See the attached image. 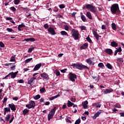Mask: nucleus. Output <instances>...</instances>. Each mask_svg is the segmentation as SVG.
I'll list each match as a JSON object with an SVG mask.
<instances>
[{
    "mask_svg": "<svg viewBox=\"0 0 124 124\" xmlns=\"http://www.w3.org/2000/svg\"><path fill=\"white\" fill-rule=\"evenodd\" d=\"M110 11L112 14H117V13H120L119 11V5L118 4H113L110 7Z\"/></svg>",
    "mask_w": 124,
    "mask_h": 124,
    "instance_id": "obj_1",
    "label": "nucleus"
},
{
    "mask_svg": "<svg viewBox=\"0 0 124 124\" xmlns=\"http://www.w3.org/2000/svg\"><path fill=\"white\" fill-rule=\"evenodd\" d=\"M71 66L73 67H76L78 69H89V67L88 66L83 65L82 63H74L71 65Z\"/></svg>",
    "mask_w": 124,
    "mask_h": 124,
    "instance_id": "obj_2",
    "label": "nucleus"
},
{
    "mask_svg": "<svg viewBox=\"0 0 124 124\" xmlns=\"http://www.w3.org/2000/svg\"><path fill=\"white\" fill-rule=\"evenodd\" d=\"M56 110H57V107H54L49 112V114L47 115L48 121H51V119H53L54 115H55V113H56Z\"/></svg>",
    "mask_w": 124,
    "mask_h": 124,
    "instance_id": "obj_3",
    "label": "nucleus"
},
{
    "mask_svg": "<svg viewBox=\"0 0 124 124\" xmlns=\"http://www.w3.org/2000/svg\"><path fill=\"white\" fill-rule=\"evenodd\" d=\"M85 7L86 9L90 10V11H91V12H93V13H95V12H96V7L91 4H86L85 5Z\"/></svg>",
    "mask_w": 124,
    "mask_h": 124,
    "instance_id": "obj_4",
    "label": "nucleus"
},
{
    "mask_svg": "<svg viewBox=\"0 0 124 124\" xmlns=\"http://www.w3.org/2000/svg\"><path fill=\"white\" fill-rule=\"evenodd\" d=\"M72 35L75 40H78L79 39V32L78 31L73 29Z\"/></svg>",
    "mask_w": 124,
    "mask_h": 124,
    "instance_id": "obj_5",
    "label": "nucleus"
},
{
    "mask_svg": "<svg viewBox=\"0 0 124 124\" xmlns=\"http://www.w3.org/2000/svg\"><path fill=\"white\" fill-rule=\"evenodd\" d=\"M69 78L72 82H75V79H77V76L75 74L70 73L68 74Z\"/></svg>",
    "mask_w": 124,
    "mask_h": 124,
    "instance_id": "obj_6",
    "label": "nucleus"
},
{
    "mask_svg": "<svg viewBox=\"0 0 124 124\" xmlns=\"http://www.w3.org/2000/svg\"><path fill=\"white\" fill-rule=\"evenodd\" d=\"M26 107L28 109H31V108H34L35 107V103L34 101L31 100L29 102V104L26 105Z\"/></svg>",
    "mask_w": 124,
    "mask_h": 124,
    "instance_id": "obj_7",
    "label": "nucleus"
},
{
    "mask_svg": "<svg viewBox=\"0 0 124 124\" xmlns=\"http://www.w3.org/2000/svg\"><path fill=\"white\" fill-rule=\"evenodd\" d=\"M47 31L48 32L51 34V35H55V34H56L55 29L53 27H49Z\"/></svg>",
    "mask_w": 124,
    "mask_h": 124,
    "instance_id": "obj_8",
    "label": "nucleus"
},
{
    "mask_svg": "<svg viewBox=\"0 0 124 124\" xmlns=\"http://www.w3.org/2000/svg\"><path fill=\"white\" fill-rule=\"evenodd\" d=\"M41 77L44 79L45 80H46V81L49 80V75L47 74V73L44 72L41 74Z\"/></svg>",
    "mask_w": 124,
    "mask_h": 124,
    "instance_id": "obj_9",
    "label": "nucleus"
},
{
    "mask_svg": "<svg viewBox=\"0 0 124 124\" xmlns=\"http://www.w3.org/2000/svg\"><path fill=\"white\" fill-rule=\"evenodd\" d=\"M85 62H87L89 65H91V66H93V65H94V62H93V61L91 60V58L86 59Z\"/></svg>",
    "mask_w": 124,
    "mask_h": 124,
    "instance_id": "obj_10",
    "label": "nucleus"
},
{
    "mask_svg": "<svg viewBox=\"0 0 124 124\" xmlns=\"http://www.w3.org/2000/svg\"><path fill=\"white\" fill-rule=\"evenodd\" d=\"M42 65V64L41 63H38L36 64L34 68H33L34 71H36V70H38L40 67H41V66Z\"/></svg>",
    "mask_w": 124,
    "mask_h": 124,
    "instance_id": "obj_11",
    "label": "nucleus"
},
{
    "mask_svg": "<svg viewBox=\"0 0 124 124\" xmlns=\"http://www.w3.org/2000/svg\"><path fill=\"white\" fill-rule=\"evenodd\" d=\"M8 106L12 111H16V107H15V105H14V104H9Z\"/></svg>",
    "mask_w": 124,
    "mask_h": 124,
    "instance_id": "obj_12",
    "label": "nucleus"
},
{
    "mask_svg": "<svg viewBox=\"0 0 124 124\" xmlns=\"http://www.w3.org/2000/svg\"><path fill=\"white\" fill-rule=\"evenodd\" d=\"M34 80H36V78L33 77L30 78L29 80H28V84L29 85H31L33 82V81H34Z\"/></svg>",
    "mask_w": 124,
    "mask_h": 124,
    "instance_id": "obj_13",
    "label": "nucleus"
},
{
    "mask_svg": "<svg viewBox=\"0 0 124 124\" xmlns=\"http://www.w3.org/2000/svg\"><path fill=\"white\" fill-rule=\"evenodd\" d=\"M88 104L89 102L87 100L82 102V106L84 109H88Z\"/></svg>",
    "mask_w": 124,
    "mask_h": 124,
    "instance_id": "obj_14",
    "label": "nucleus"
},
{
    "mask_svg": "<svg viewBox=\"0 0 124 124\" xmlns=\"http://www.w3.org/2000/svg\"><path fill=\"white\" fill-rule=\"evenodd\" d=\"M10 74H11V78L12 79H14V78H16V75L18 74V71L16 72L15 73L12 72L10 73Z\"/></svg>",
    "mask_w": 124,
    "mask_h": 124,
    "instance_id": "obj_15",
    "label": "nucleus"
},
{
    "mask_svg": "<svg viewBox=\"0 0 124 124\" xmlns=\"http://www.w3.org/2000/svg\"><path fill=\"white\" fill-rule=\"evenodd\" d=\"M113 89H107L104 92V94H107V93H112L113 92Z\"/></svg>",
    "mask_w": 124,
    "mask_h": 124,
    "instance_id": "obj_16",
    "label": "nucleus"
},
{
    "mask_svg": "<svg viewBox=\"0 0 124 124\" xmlns=\"http://www.w3.org/2000/svg\"><path fill=\"white\" fill-rule=\"evenodd\" d=\"M88 46H89V45L88 44V43H85L84 44H83L82 46H80V49H87Z\"/></svg>",
    "mask_w": 124,
    "mask_h": 124,
    "instance_id": "obj_17",
    "label": "nucleus"
},
{
    "mask_svg": "<svg viewBox=\"0 0 124 124\" xmlns=\"http://www.w3.org/2000/svg\"><path fill=\"white\" fill-rule=\"evenodd\" d=\"M105 52L106 53H107V54H108V55H112V54H113V50H112L110 48L106 49Z\"/></svg>",
    "mask_w": 124,
    "mask_h": 124,
    "instance_id": "obj_18",
    "label": "nucleus"
},
{
    "mask_svg": "<svg viewBox=\"0 0 124 124\" xmlns=\"http://www.w3.org/2000/svg\"><path fill=\"white\" fill-rule=\"evenodd\" d=\"M26 27V25H25V24L24 23H22L20 25H19L18 26V30L19 31H22V28H25Z\"/></svg>",
    "mask_w": 124,
    "mask_h": 124,
    "instance_id": "obj_19",
    "label": "nucleus"
},
{
    "mask_svg": "<svg viewBox=\"0 0 124 124\" xmlns=\"http://www.w3.org/2000/svg\"><path fill=\"white\" fill-rule=\"evenodd\" d=\"M93 106L96 107V108H100L101 107V105L99 103H94L93 104Z\"/></svg>",
    "mask_w": 124,
    "mask_h": 124,
    "instance_id": "obj_20",
    "label": "nucleus"
},
{
    "mask_svg": "<svg viewBox=\"0 0 124 124\" xmlns=\"http://www.w3.org/2000/svg\"><path fill=\"white\" fill-rule=\"evenodd\" d=\"M24 41L29 42V41H35V39L34 38H30L27 39H24Z\"/></svg>",
    "mask_w": 124,
    "mask_h": 124,
    "instance_id": "obj_21",
    "label": "nucleus"
},
{
    "mask_svg": "<svg viewBox=\"0 0 124 124\" xmlns=\"http://www.w3.org/2000/svg\"><path fill=\"white\" fill-rule=\"evenodd\" d=\"M86 16L90 19V20H92L93 19V16H92V14H91L90 12H87Z\"/></svg>",
    "mask_w": 124,
    "mask_h": 124,
    "instance_id": "obj_22",
    "label": "nucleus"
},
{
    "mask_svg": "<svg viewBox=\"0 0 124 124\" xmlns=\"http://www.w3.org/2000/svg\"><path fill=\"white\" fill-rule=\"evenodd\" d=\"M106 66H107V68H108V69H113V66H112V65H111V64H110L109 63H107V64H106Z\"/></svg>",
    "mask_w": 124,
    "mask_h": 124,
    "instance_id": "obj_23",
    "label": "nucleus"
},
{
    "mask_svg": "<svg viewBox=\"0 0 124 124\" xmlns=\"http://www.w3.org/2000/svg\"><path fill=\"white\" fill-rule=\"evenodd\" d=\"M29 112H30V110L28 109L27 108H25L23 110L22 113L24 116H26V115H27Z\"/></svg>",
    "mask_w": 124,
    "mask_h": 124,
    "instance_id": "obj_24",
    "label": "nucleus"
},
{
    "mask_svg": "<svg viewBox=\"0 0 124 124\" xmlns=\"http://www.w3.org/2000/svg\"><path fill=\"white\" fill-rule=\"evenodd\" d=\"M111 46H112V47H117L118 46V43H117L115 41H112L111 43Z\"/></svg>",
    "mask_w": 124,
    "mask_h": 124,
    "instance_id": "obj_25",
    "label": "nucleus"
},
{
    "mask_svg": "<svg viewBox=\"0 0 124 124\" xmlns=\"http://www.w3.org/2000/svg\"><path fill=\"white\" fill-rule=\"evenodd\" d=\"M60 94H57L56 96H52L49 98V100L52 101L54 100V99H56V98H58V97H59Z\"/></svg>",
    "mask_w": 124,
    "mask_h": 124,
    "instance_id": "obj_26",
    "label": "nucleus"
},
{
    "mask_svg": "<svg viewBox=\"0 0 124 124\" xmlns=\"http://www.w3.org/2000/svg\"><path fill=\"white\" fill-rule=\"evenodd\" d=\"M61 33L62 35H63L65 36H68V34H67V32H66V31H62L61 32Z\"/></svg>",
    "mask_w": 124,
    "mask_h": 124,
    "instance_id": "obj_27",
    "label": "nucleus"
},
{
    "mask_svg": "<svg viewBox=\"0 0 124 124\" xmlns=\"http://www.w3.org/2000/svg\"><path fill=\"white\" fill-rule=\"evenodd\" d=\"M99 115H100V112L99 111H98L93 116V119H96V118H97V117H98L99 116Z\"/></svg>",
    "mask_w": 124,
    "mask_h": 124,
    "instance_id": "obj_28",
    "label": "nucleus"
},
{
    "mask_svg": "<svg viewBox=\"0 0 124 124\" xmlns=\"http://www.w3.org/2000/svg\"><path fill=\"white\" fill-rule=\"evenodd\" d=\"M15 57H16V55H13L10 58V62H16Z\"/></svg>",
    "mask_w": 124,
    "mask_h": 124,
    "instance_id": "obj_29",
    "label": "nucleus"
},
{
    "mask_svg": "<svg viewBox=\"0 0 124 124\" xmlns=\"http://www.w3.org/2000/svg\"><path fill=\"white\" fill-rule=\"evenodd\" d=\"M74 104L71 102L70 101L68 100V103H67V106L68 107H72V106L74 105Z\"/></svg>",
    "mask_w": 124,
    "mask_h": 124,
    "instance_id": "obj_30",
    "label": "nucleus"
},
{
    "mask_svg": "<svg viewBox=\"0 0 124 124\" xmlns=\"http://www.w3.org/2000/svg\"><path fill=\"white\" fill-rule=\"evenodd\" d=\"M10 118H11V115L8 114L6 117V120L7 122H9V120H10Z\"/></svg>",
    "mask_w": 124,
    "mask_h": 124,
    "instance_id": "obj_31",
    "label": "nucleus"
},
{
    "mask_svg": "<svg viewBox=\"0 0 124 124\" xmlns=\"http://www.w3.org/2000/svg\"><path fill=\"white\" fill-rule=\"evenodd\" d=\"M40 92L41 93H46V89L45 88L43 87L40 89Z\"/></svg>",
    "mask_w": 124,
    "mask_h": 124,
    "instance_id": "obj_32",
    "label": "nucleus"
},
{
    "mask_svg": "<svg viewBox=\"0 0 124 124\" xmlns=\"http://www.w3.org/2000/svg\"><path fill=\"white\" fill-rule=\"evenodd\" d=\"M81 19L83 22H86V21H87V18H86V16H85L84 15L81 16Z\"/></svg>",
    "mask_w": 124,
    "mask_h": 124,
    "instance_id": "obj_33",
    "label": "nucleus"
},
{
    "mask_svg": "<svg viewBox=\"0 0 124 124\" xmlns=\"http://www.w3.org/2000/svg\"><path fill=\"white\" fill-rule=\"evenodd\" d=\"M98 67H100V68H103L104 67V64L102 62H100L98 64Z\"/></svg>",
    "mask_w": 124,
    "mask_h": 124,
    "instance_id": "obj_34",
    "label": "nucleus"
},
{
    "mask_svg": "<svg viewBox=\"0 0 124 124\" xmlns=\"http://www.w3.org/2000/svg\"><path fill=\"white\" fill-rule=\"evenodd\" d=\"M41 96L39 94L36 95L34 96H33L34 99H35V100H37V99H39L40 98Z\"/></svg>",
    "mask_w": 124,
    "mask_h": 124,
    "instance_id": "obj_35",
    "label": "nucleus"
},
{
    "mask_svg": "<svg viewBox=\"0 0 124 124\" xmlns=\"http://www.w3.org/2000/svg\"><path fill=\"white\" fill-rule=\"evenodd\" d=\"M54 73H55L57 76H60L61 75V73H60V71H59L58 70H55Z\"/></svg>",
    "mask_w": 124,
    "mask_h": 124,
    "instance_id": "obj_36",
    "label": "nucleus"
},
{
    "mask_svg": "<svg viewBox=\"0 0 124 124\" xmlns=\"http://www.w3.org/2000/svg\"><path fill=\"white\" fill-rule=\"evenodd\" d=\"M112 28L114 31H116V30H117V28L116 27V24L115 23H113L112 24Z\"/></svg>",
    "mask_w": 124,
    "mask_h": 124,
    "instance_id": "obj_37",
    "label": "nucleus"
},
{
    "mask_svg": "<svg viewBox=\"0 0 124 124\" xmlns=\"http://www.w3.org/2000/svg\"><path fill=\"white\" fill-rule=\"evenodd\" d=\"M14 2L16 5H18L20 3V0H14Z\"/></svg>",
    "mask_w": 124,
    "mask_h": 124,
    "instance_id": "obj_38",
    "label": "nucleus"
},
{
    "mask_svg": "<svg viewBox=\"0 0 124 124\" xmlns=\"http://www.w3.org/2000/svg\"><path fill=\"white\" fill-rule=\"evenodd\" d=\"M32 60V58H29L25 60V63H28V62H31Z\"/></svg>",
    "mask_w": 124,
    "mask_h": 124,
    "instance_id": "obj_39",
    "label": "nucleus"
},
{
    "mask_svg": "<svg viewBox=\"0 0 124 124\" xmlns=\"http://www.w3.org/2000/svg\"><path fill=\"white\" fill-rule=\"evenodd\" d=\"M10 10H12L13 12H15L16 11V8L14 6L11 7L10 8Z\"/></svg>",
    "mask_w": 124,
    "mask_h": 124,
    "instance_id": "obj_40",
    "label": "nucleus"
},
{
    "mask_svg": "<svg viewBox=\"0 0 124 124\" xmlns=\"http://www.w3.org/2000/svg\"><path fill=\"white\" fill-rule=\"evenodd\" d=\"M80 123H81V119H78L76 121L75 124H80Z\"/></svg>",
    "mask_w": 124,
    "mask_h": 124,
    "instance_id": "obj_41",
    "label": "nucleus"
},
{
    "mask_svg": "<svg viewBox=\"0 0 124 124\" xmlns=\"http://www.w3.org/2000/svg\"><path fill=\"white\" fill-rule=\"evenodd\" d=\"M86 40H87V41H88V42H89V43H93V41H92V39H91V38L90 37L86 38Z\"/></svg>",
    "mask_w": 124,
    "mask_h": 124,
    "instance_id": "obj_42",
    "label": "nucleus"
},
{
    "mask_svg": "<svg viewBox=\"0 0 124 124\" xmlns=\"http://www.w3.org/2000/svg\"><path fill=\"white\" fill-rule=\"evenodd\" d=\"M4 110L6 112H10V108H4Z\"/></svg>",
    "mask_w": 124,
    "mask_h": 124,
    "instance_id": "obj_43",
    "label": "nucleus"
},
{
    "mask_svg": "<svg viewBox=\"0 0 124 124\" xmlns=\"http://www.w3.org/2000/svg\"><path fill=\"white\" fill-rule=\"evenodd\" d=\"M34 49V47H30L29 48V50H28V53H31V52H32V50H33Z\"/></svg>",
    "mask_w": 124,
    "mask_h": 124,
    "instance_id": "obj_44",
    "label": "nucleus"
},
{
    "mask_svg": "<svg viewBox=\"0 0 124 124\" xmlns=\"http://www.w3.org/2000/svg\"><path fill=\"white\" fill-rule=\"evenodd\" d=\"M80 28L81 31H86V30H87L86 26H81Z\"/></svg>",
    "mask_w": 124,
    "mask_h": 124,
    "instance_id": "obj_45",
    "label": "nucleus"
},
{
    "mask_svg": "<svg viewBox=\"0 0 124 124\" xmlns=\"http://www.w3.org/2000/svg\"><path fill=\"white\" fill-rule=\"evenodd\" d=\"M59 7L60 8H61V9H62L63 8H64L65 7V6H64V4H62L60 5Z\"/></svg>",
    "mask_w": 124,
    "mask_h": 124,
    "instance_id": "obj_46",
    "label": "nucleus"
},
{
    "mask_svg": "<svg viewBox=\"0 0 124 124\" xmlns=\"http://www.w3.org/2000/svg\"><path fill=\"white\" fill-rule=\"evenodd\" d=\"M6 31H8L9 32H12V31H13V29L11 28H7Z\"/></svg>",
    "mask_w": 124,
    "mask_h": 124,
    "instance_id": "obj_47",
    "label": "nucleus"
},
{
    "mask_svg": "<svg viewBox=\"0 0 124 124\" xmlns=\"http://www.w3.org/2000/svg\"><path fill=\"white\" fill-rule=\"evenodd\" d=\"M93 33L94 35V36H96V35H98V34H97V32L94 30H93Z\"/></svg>",
    "mask_w": 124,
    "mask_h": 124,
    "instance_id": "obj_48",
    "label": "nucleus"
},
{
    "mask_svg": "<svg viewBox=\"0 0 124 124\" xmlns=\"http://www.w3.org/2000/svg\"><path fill=\"white\" fill-rule=\"evenodd\" d=\"M0 47H1V48H3V47H4V44H3L2 42H0Z\"/></svg>",
    "mask_w": 124,
    "mask_h": 124,
    "instance_id": "obj_49",
    "label": "nucleus"
},
{
    "mask_svg": "<svg viewBox=\"0 0 124 124\" xmlns=\"http://www.w3.org/2000/svg\"><path fill=\"white\" fill-rule=\"evenodd\" d=\"M94 37H95L96 40H98V39H99V37H101V36L99 35H96V36H94Z\"/></svg>",
    "mask_w": 124,
    "mask_h": 124,
    "instance_id": "obj_50",
    "label": "nucleus"
},
{
    "mask_svg": "<svg viewBox=\"0 0 124 124\" xmlns=\"http://www.w3.org/2000/svg\"><path fill=\"white\" fill-rule=\"evenodd\" d=\"M67 69H64L63 70H61V72L62 73H65V72L67 71Z\"/></svg>",
    "mask_w": 124,
    "mask_h": 124,
    "instance_id": "obj_51",
    "label": "nucleus"
},
{
    "mask_svg": "<svg viewBox=\"0 0 124 124\" xmlns=\"http://www.w3.org/2000/svg\"><path fill=\"white\" fill-rule=\"evenodd\" d=\"M65 120L67 122V123H69V124H71L72 123L71 121H70V120H69L68 118H66Z\"/></svg>",
    "mask_w": 124,
    "mask_h": 124,
    "instance_id": "obj_52",
    "label": "nucleus"
},
{
    "mask_svg": "<svg viewBox=\"0 0 124 124\" xmlns=\"http://www.w3.org/2000/svg\"><path fill=\"white\" fill-rule=\"evenodd\" d=\"M44 27L45 29H46L49 28V25H48L47 24H45V25H44Z\"/></svg>",
    "mask_w": 124,
    "mask_h": 124,
    "instance_id": "obj_53",
    "label": "nucleus"
},
{
    "mask_svg": "<svg viewBox=\"0 0 124 124\" xmlns=\"http://www.w3.org/2000/svg\"><path fill=\"white\" fill-rule=\"evenodd\" d=\"M115 107L116 108H121V105L119 104H116L115 105Z\"/></svg>",
    "mask_w": 124,
    "mask_h": 124,
    "instance_id": "obj_54",
    "label": "nucleus"
},
{
    "mask_svg": "<svg viewBox=\"0 0 124 124\" xmlns=\"http://www.w3.org/2000/svg\"><path fill=\"white\" fill-rule=\"evenodd\" d=\"M25 81H24V80L23 79H20L18 81L17 83H24Z\"/></svg>",
    "mask_w": 124,
    "mask_h": 124,
    "instance_id": "obj_55",
    "label": "nucleus"
},
{
    "mask_svg": "<svg viewBox=\"0 0 124 124\" xmlns=\"http://www.w3.org/2000/svg\"><path fill=\"white\" fill-rule=\"evenodd\" d=\"M64 29L65 31H68V30H69V27H68V26L65 25L64 26Z\"/></svg>",
    "mask_w": 124,
    "mask_h": 124,
    "instance_id": "obj_56",
    "label": "nucleus"
},
{
    "mask_svg": "<svg viewBox=\"0 0 124 124\" xmlns=\"http://www.w3.org/2000/svg\"><path fill=\"white\" fill-rule=\"evenodd\" d=\"M16 66H15V65H14V66H12L10 67L11 70H15V67Z\"/></svg>",
    "mask_w": 124,
    "mask_h": 124,
    "instance_id": "obj_57",
    "label": "nucleus"
},
{
    "mask_svg": "<svg viewBox=\"0 0 124 124\" xmlns=\"http://www.w3.org/2000/svg\"><path fill=\"white\" fill-rule=\"evenodd\" d=\"M6 19L8 21H11L12 20V17H7L6 18Z\"/></svg>",
    "mask_w": 124,
    "mask_h": 124,
    "instance_id": "obj_58",
    "label": "nucleus"
},
{
    "mask_svg": "<svg viewBox=\"0 0 124 124\" xmlns=\"http://www.w3.org/2000/svg\"><path fill=\"white\" fill-rule=\"evenodd\" d=\"M71 101H72V102H75V101H76V99L74 98H71Z\"/></svg>",
    "mask_w": 124,
    "mask_h": 124,
    "instance_id": "obj_59",
    "label": "nucleus"
},
{
    "mask_svg": "<svg viewBox=\"0 0 124 124\" xmlns=\"http://www.w3.org/2000/svg\"><path fill=\"white\" fill-rule=\"evenodd\" d=\"M118 52H122V47H120L118 49L116 50Z\"/></svg>",
    "mask_w": 124,
    "mask_h": 124,
    "instance_id": "obj_60",
    "label": "nucleus"
},
{
    "mask_svg": "<svg viewBox=\"0 0 124 124\" xmlns=\"http://www.w3.org/2000/svg\"><path fill=\"white\" fill-rule=\"evenodd\" d=\"M117 62H123V59L122 58H117Z\"/></svg>",
    "mask_w": 124,
    "mask_h": 124,
    "instance_id": "obj_61",
    "label": "nucleus"
},
{
    "mask_svg": "<svg viewBox=\"0 0 124 124\" xmlns=\"http://www.w3.org/2000/svg\"><path fill=\"white\" fill-rule=\"evenodd\" d=\"M6 101H7V97H5L3 99V103H4Z\"/></svg>",
    "mask_w": 124,
    "mask_h": 124,
    "instance_id": "obj_62",
    "label": "nucleus"
},
{
    "mask_svg": "<svg viewBox=\"0 0 124 124\" xmlns=\"http://www.w3.org/2000/svg\"><path fill=\"white\" fill-rule=\"evenodd\" d=\"M14 120V117L13 116L11 120L9 121V123L10 124H11V123H12V122H13V120Z\"/></svg>",
    "mask_w": 124,
    "mask_h": 124,
    "instance_id": "obj_63",
    "label": "nucleus"
},
{
    "mask_svg": "<svg viewBox=\"0 0 124 124\" xmlns=\"http://www.w3.org/2000/svg\"><path fill=\"white\" fill-rule=\"evenodd\" d=\"M120 114L121 117H124V112H120Z\"/></svg>",
    "mask_w": 124,
    "mask_h": 124,
    "instance_id": "obj_64",
    "label": "nucleus"
}]
</instances>
